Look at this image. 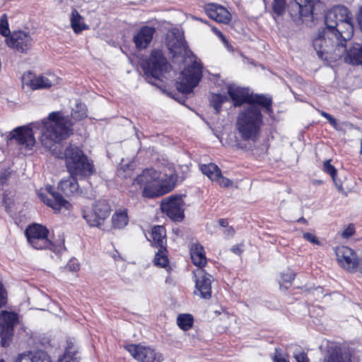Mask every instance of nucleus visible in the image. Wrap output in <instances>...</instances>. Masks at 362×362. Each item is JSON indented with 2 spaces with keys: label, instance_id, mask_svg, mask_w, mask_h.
<instances>
[{
  "label": "nucleus",
  "instance_id": "a211bd4d",
  "mask_svg": "<svg viewBox=\"0 0 362 362\" xmlns=\"http://www.w3.org/2000/svg\"><path fill=\"white\" fill-rule=\"evenodd\" d=\"M196 291L199 293L201 298L209 299L211 297V281L213 276L206 273L203 269H197L194 272Z\"/></svg>",
  "mask_w": 362,
  "mask_h": 362
},
{
  "label": "nucleus",
  "instance_id": "6e6d98bb",
  "mask_svg": "<svg viewBox=\"0 0 362 362\" xmlns=\"http://www.w3.org/2000/svg\"><path fill=\"white\" fill-rule=\"evenodd\" d=\"M297 221H298V223H304V224L307 223V220H306V219H305L303 217H301V218H298V219L297 220Z\"/></svg>",
  "mask_w": 362,
  "mask_h": 362
},
{
  "label": "nucleus",
  "instance_id": "dca6fc26",
  "mask_svg": "<svg viewBox=\"0 0 362 362\" xmlns=\"http://www.w3.org/2000/svg\"><path fill=\"white\" fill-rule=\"evenodd\" d=\"M47 192H39L38 197L45 204L51 207L53 210L59 211L62 208L68 209L70 203L66 201L54 188L48 185L46 187Z\"/></svg>",
  "mask_w": 362,
  "mask_h": 362
},
{
  "label": "nucleus",
  "instance_id": "bb28decb",
  "mask_svg": "<svg viewBox=\"0 0 362 362\" xmlns=\"http://www.w3.org/2000/svg\"><path fill=\"white\" fill-rule=\"evenodd\" d=\"M70 23L71 28L76 34L88 29V25L85 23L84 18L75 8L71 11Z\"/></svg>",
  "mask_w": 362,
  "mask_h": 362
},
{
  "label": "nucleus",
  "instance_id": "7c9ffc66",
  "mask_svg": "<svg viewBox=\"0 0 362 362\" xmlns=\"http://www.w3.org/2000/svg\"><path fill=\"white\" fill-rule=\"evenodd\" d=\"M229 101L227 95L219 93H212L209 98V103L214 107L215 112L218 114L221 112L222 105Z\"/></svg>",
  "mask_w": 362,
  "mask_h": 362
},
{
  "label": "nucleus",
  "instance_id": "79ce46f5",
  "mask_svg": "<svg viewBox=\"0 0 362 362\" xmlns=\"http://www.w3.org/2000/svg\"><path fill=\"white\" fill-rule=\"evenodd\" d=\"M303 237L305 240H306L307 241L313 243V245H320V243L319 241V240L317 239V238L313 233H304L303 234Z\"/></svg>",
  "mask_w": 362,
  "mask_h": 362
},
{
  "label": "nucleus",
  "instance_id": "1a4fd4ad",
  "mask_svg": "<svg viewBox=\"0 0 362 362\" xmlns=\"http://www.w3.org/2000/svg\"><path fill=\"white\" fill-rule=\"evenodd\" d=\"M28 243L37 250L50 248L51 242L48 239V230L40 224H33L25 231Z\"/></svg>",
  "mask_w": 362,
  "mask_h": 362
},
{
  "label": "nucleus",
  "instance_id": "13d9d810",
  "mask_svg": "<svg viewBox=\"0 0 362 362\" xmlns=\"http://www.w3.org/2000/svg\"><path fill=\"white\" fill-rule=\"evenodd\" d=\"M361 153L362 154V140H361Z\"/></svg>",
  "mask_w": 362,
  "mask_h": 362
},
{
  "label": "nucleus",
  "instance_id": "864d4df0",
  "mask_svg": "<svg viewBox=\"0 0 362 362\" xmlns=\"http://www.w3.org/2000/svg\"><path fill=\"white\" fill-rule=\"evenodd\" d=\"M327 120L329 121L330 124L332 125L333 127L337 126V121L332 115L329 117V119H327Z\"/></svg>",
  "mask_w": 362,
  "mask_h": 362
},
{
  "label": "nucleus",
  "instance_id": "b1692460",
  "mask_svg": "<svg viewBox=\"0 0 362 362\" xmlns=\"http://www.w3.org/2000/svg\"><path fill=\"white\" fill-rule=\"evenodd\" d=\"M16 362H52L49 355L42 351L18 354Z\"/></svg>",
  "mask_w": 362,
  "mask_h": 362
},
{
  "label": "nucleus",
  "instance_id": "f3484780",
  "mask_svg": "<svg viewBox=\"0 0 362 362\" xmlns=\"http://www.w3.org/2000/svg\"><path fill=\"white\" fill-rule=\"evenodd\" d=\"M322 362H352V355L347 348L329 343L325 351Z\"/></svg>",
  "mask_w": 362,
  "mask_h": 362
},
{
  "label": "nucleus",
  "instance_id": "5701e85b",
  "mask_svg": "<svg viewBox=\"0 0 362 362\" xmlns=\"http://www.w3.org/2000/svg\"><path fill=\"white\" fill-rule=\"evenodd\" d=\"M345 57V61L353 65H362V43H351L347 48L346 42V51L342 57Z\"/></svg>",
  "mask_w": 362,
  "mask_h": 362
},
{
  "label": "nucleus",
  "instance_id": "09e8293b",
  "mask_svg": "<svg viewBox=\"0 0 362 362\" xmlns=\"http://www.w3.org/2000/svg\"><path fill=\"white\" fill-rule=\"evenodd\" d=\"M6 303V292L4 288L3 284L0 281V308Z\"/></svg>",
  "mask_w": 362,
  "mask_h": 362
},
{
  "label": "nucleus",
  "instance_id": "473e14b6",
  "mask_svg": "<svg viewBox=\"0 0 362 362\" xmlns=\"http://www.w3.org/2000/svg\"><path fill=\"white\" fill-rule=\"evenodd\" d=\"M167 250L166 247L163 248H158V252L156 253L153 262L156 266L165 268L168 267L169 260L166 255Z\"/></svg>",
  "mask_w": 362,
  "mask_h": 362
},
{
  "label": "nucleus",
  "instance_id": "c03bdc74",
  "mask_svg": "<svg viewBox=\"0 0 362 362\" xmlns=\"http://www.w3.org/2000/svg\"><path fill=\"white\" fill-rule=\"evenodd\" d=\"M80 265L76 259H71L66 264V268L71 272L79 270Z\"/></svg>",
  "mask_w": 362,
  "mask_h": 362
},
{
  "label": "nucleus",
  "instance_id": "ddd939ff",
  "mask_svg": "<svg viewBox=\"0 0 362 362\" xmlns=\"http://www.w3.org/2000/svg\"><path fill=\"white\" fill-rule=\"evenodd\" d=\"M6 45L15 51L26 54L32 47L33 39L30 34L23 30L13 31L6 38Z\"/></svg>",
  "mask_w": 362,
  "mask_h": 362
},
{
  "label": "nucleus",
  "instance_id": "20e7f679",
  "mask_svg": "<svg viewBox=\"0 0 362 362\" xmlns=\"http://www.w3.org/2000/svg\"><path fill=\"white\" fill-rule=\"evenodd\" d=\"M258 105L245 106L239 112L236 119V129L245 141H257L261 135L264 117Z\"/></svg>",
  "mask_w": 362,
  "mask_h": 362
},
{
  "label": "nucleus",
  "instance_id": "f03ea898",
  "mask_svg": "<svg viewBox=\"0 0 362 362\" xmlns=\"http://www.w3.org/2000/svg\"><path fill=\"white\" fill-rule=\"evenodd\" d=\"M325 27L319 30L313 45L319 58L326 61H337L344 54L346 42L354 35L355 16L347 7L337 5L325 16Z\"/></svg>",
  "mask_w": 362,
  "mask_h": 362
},
{
  "label": "nucleus",
  "instance_id": "6e6552de",
  "mask_svg": "<svg viewBox=\"0 0 362 362\" xmlns=\"http://www.w3.org/2000/svg\"><path fill=\"white\" fill-rule=\"evenodd\" d=\"M111 208L105 199L96 201L92 209L83 211V217L91 227H99L110 216Z\"/></svg>",
  "mask_w": 362,
  "mask_h": 362
},
{
  "label": "nucleus",
  "instance_id": "4d7b16f0",
  "mask_svg": "<svg viewBox=\"0 0 362 362\" xmlns=\"http://www.w3.org/2000/svg\"><path fill=\"white\" fill-rule=\"evenodd\" d=\"M215 32L222 38L223 40H226L225 37L218 30H215Z\"/></svg>",
  "mask_w": 362,
  "mask_h": 362
},
{
  "label": "nucleus",
  "instance_id": "4468645a",
  "mask_svg": "<svg viewBox=\"0 0 362 362\" xmlns=\"http://www.w3.org/2000/svg\"><path fill=\"white\" fill-rule=\"evenodd\" d=\"M337 261L341 267L349 272H355L362 258H358L352 249L339 246L335 250Z\"/></svg>",
  "mask_w": 362,
  "mask_h": 362
},
{
  "label": "nucleus",
  "instance_id": "c756f323",
  "mask_svg": "<svg viewBox=\"0 0 362 362\" xmlns=\"http://www.w3.org/2000/svg\"><path fill=\"white\" fill-rule=\"evenodd\" d=\"M203 174L206 175L212 182H214L218 175H221V170L214 163L204 164L200 166Z\"/></svg>",
  "mask_w": 362,
  "mask_h": 362
},
{
  "label": "nucleus",
  "instance_id": "a18cd8bd",
  "mask_svg": "<svg viewBox=\"0 0 362 362\" xmlns=\"http://www.w3.org/2000/svg\"><path fill=\"white\" fill-rule=\"evenodd\" d=\"M355 233L354 226L352 224L349 225V226L345 228L341 233V236L345 238H349L352 236Z\"/></svg>",
  "mask_w": 362,
  "mask_h": 362
},
{
  "label": "nucleus",
  "instance_id": "37998d69",
  "mask_svg": "<svg viewBox=\"0 0 362 362\" xmlns=\"http://www.w3.org/2000/svg\"><path fill=\"white\" fill-rule=\"evenodd\" d=\"M11 175V172L8 169H4L0 171V185H4L6 183L8 179Z\"/></svg>",
  "mask_w": 362,
  "mask_h": 362
},
{
  "label": "nucleus",
  "instance_id": "4be33fe9",
  "mask_svg": "<svg viewBox=\"0 0 362 362\" xmlns=\"http://www.w3.org/2000/svg\"><path fill=\"white\" fill-rule=\"evenodd\" d=\"M156 30L153 27L142 26L133 37V42L138 49H146L152 41Z\"/></svg>",
  "mask_w": 362,
  "mask_h": 362
},
{
  "label": "nucleus",
  "instance_id": "aec40b11",
  "mask_svg": "<svg viewBox=\"0 0 362 362\" xmlns=\"http://www.w3.org/2000/svg\"><path fill=\"white\" fill-rule=\"evenodd\" d=\"M205 13L211 19L221 23H228L231 16L230 13L222 6L209 4L205 6Z\"/></svg>",
  "mask_w": 362,
  "mask_h": 362
},
{
  "label": "nucleus",
  "instance_id": "ea45409f",
  "mask_svg": "<svg viewBox=\"0 0 362 362\" xmlns=\"http://www.w3.org/2000/svg\"><path fill=\"white\" fill-rule=\"evenodd\" d=\"M293 357L296 362H310L307 354L300 350H296L293 352Z\"/></svg>",
  "mask_w": 362,
  "mask_h": 362
},
{
  "label": "nucleus",
  "instance_id": "de8ad7c7",
  "mask_svg": "<svg viewBox=\"0 0 362 362\" xmlns=\"http://www.w3.org/2000/svg\"><path fill=\"white\" fill-rule=\"evenodd\" d=\"M356 25H358L362 31V5L355 13Z\"/></svg>",
  "mask_w": 362,
  "mask_h": 362
},
{
  "label": "nucleus",
  "instance_id": "c9c22d12",
  "mask_svg": "<svg viewBox=\"0 0 362 362\" xmlns=\"http://www.w3.org/2000/svg\"><path fill=\"white\" fill-rule=\"evenodd\" d=\"M272 9L275 15L274 18L277 21L276 18L283 16L285 13L286 0H274Z\"/></svg>",
  "mask_w": 362,
  "mask_h": 362
},
{
  "label": "nucleus",
  "instance_id": "c85d7f7f",
  "mask_svg": "<svg viewBox=\"0 0 362 362\" xmlns=\"http://www.w3.org/2000/svg\"><path fill=\"white\" fill-rule=\"evenodd\" d=\"M52 84L53 82L51 79L43 76L34 77L30 80L29 83L30 86L33 90L49 88Z\"/></svg>",
  "mask_w": 362,
  "mask_h": 362
},
{
  "label": "nucleus",
  "instance_id": "393cba45",
  "mask_svg": "<svg viewBox=\"0 0 362 362\" xmlns=\"http://www.w3.org/2000/svg\"><path fill=\"white\" fill-rule=\"evenodd\" d=\"M191 258L193 264L197 266L198 269H202L206 264V258L204 247L198 244H194L190 250Z\"/></svg>",
  "mask_w": 362,
  "mask_h": 362
},
{
  "label": "nucleus",
  "instance_id": "a19ab883",
  "mask_svg": "<svg viewBox=\"0 0 362 362\" xmlns=\"http://www.w3.org/2000/svg\"><path fill=\"white\" fill-rule=\"evenodd\" d=\"M217 182L221 187H228L232 185V181L222 175H218L217 179L214 181Z\"/></svg>",
  "mask_w": 362,
  "mask_h": 362
},
{
  "label": "nucleus",
  "instance_id": "6ab92c4d",
  "mask_svg": "<svg viewBox=\"0 0 362 362\" xmlns=\"http://www.w3.org/2000/svg\"><path fill=\"white\" fill-rule=\"evenodd\" d=\"M8 139L16 140L18 145L29 150L35 144L33 131L28 126L18 127L13 129L10 133Z\"/></svg>",
  "mask_w": 362,
  "mask_h": 362
},
{
  "label": "nucleus",
  "instance_id": "72a5a7b5",
  "mask_svg": "<svg viewBox=\"0 0 362 362\" xmlns=\"http://www.w3.org/2000/svg\"><path fill=\"white\" fill-rule=\"evenodd\" d=\"M177 323L182 329L187 331L193 325V317L189 314H180L177 316Z\"/></svg>",
  "mask_w": 362,
  "mask_h": 362
},
{
  "label": "nucleus",
  "instance_id": "7ed1b4c3",
  "mask_svg": "<svg viewBox=\"0 0 362 362\" xmlns=\"http://www.w3.org/2000/svg\"><path fill=\"white\" fill-rule=\"evenodd\" d=\"M177 175L173 169H168V172L160 177V173L149 168L142 171L133 181L132 185L143 188V196L147 198L160 197L168 193L175 186Z\"/></svg>",
  "mask_w": 362,
  "mask_h": 362
},
{
  "label": "nucleus",
  "instance_id": "4c0bfd02",
  "mask_svg": "<svg viewBox=\"0 0 362 362\" xmlns=\"http://www.w3.org/2000/svg\"><path fill=\"white\" fill-rule=\"evenodd\" d=\"M323 170L326 173L330 175L334 182H336L335 177L337 176V170L332 165H331L329 160H327L324 162Z\"/></svg>",
  "mask_w": 362,
  "mask_h": 362
},
{
  "label": "nucleus",
  "instance_id": "f704fd0d",
  "mask_svg": "<svg viewBox=\"0 0 362 362\" xmlns=\"http://www.w3.org/2000/svg\"><path fill=\"white\" fill-rule=\"evenodd\" d=\"M71 115L74 119L81 120L87 117L86 106L83 103H76L75 107L72 110Z\"/></svg>",
  "mask_w": 362,
  "mask_h": 362
},
{
  "label": "nucleus",
  "instance_id": "3c124183",
  "mask_svg": "<svg viewBox=\"0 0 362 362\" xmlns=\"http://www.w3.org/2000/svg\"><path fill=\"white\" fill-rule=\"evenodd\" d=\"M231 251L238 255H240L243 252V250L240 248L238 245H233L231 248Z\"/></svg>",
  "mask_w": 362,
  "mask_h": 362
},
{
  "label": "nucleus",
  "instance_id": "5fc2aeb1",
  "mask_svg": "<svg viewBox=\"0 0 362 362\" xmlns=\"http://www.w3.org/2000/svg\"><path fill=\"white\" fill-rule=\"evenodd\" d=\"M321 115L323 116L325 118H326L327 119H329V117L331 116V115L324 112V111H322L321 112Z\"/></svg>",
  "mask_w": 362,
  "mask_h": 362
},
{
  "label": "nucleus",
  "instance_id": "39448f33",
  "mask_svg": "<svg viewBox=\"0 0 362 362\" xmlns=\"http://www.w3.org/2000/svg\"><path fill=\"white\" fill-rule=\"evenodd\" d=\"M228 94L235 107H240L244 103H247V106L258 105L264 108L265 113L269 115L273 113L272 98L270 96L264 94H249L246 89L233 85L228 86Z\"/></svg>",
  "mask_w": 362,
  "mask_h": 362
},
{
  "label": "nucleus",
  "instance_id": "bf43d9fd",
  "mask_svg": "<svg viewBox=\"0 0 362 362\" xmlns=\"http://www.w3.org/2000/svg\"><path fill=\"white\" fill-rule=\"evenodd\" d=\"M0 362H5V361L3 359H1Z\"/></svg>",
  "mask_w": 362,
  "mask_h": 362
},
{
  "label": "nucleus",
  "instance_id": "9d476101",
  "mask_svg": "<svg viewBox=\"0 0 362 362\" xmlns=\"http://www.w3.org/2000/svg\"><path fill=\"white\" fill-rule=\"evenodd\" d=\"M318 0H294L288 4V13L296 24H300L305 19L313 16L315 4Z\"/></svg>",
  "mask_w": 362,
  "mask_h": 362
},
{
  "label": "nucleus",
  "instance_id": "603ef678",
  "mask_svg": "<svg viewBox=\"0 0 362 362\" xmlns=\"http://www.w3.org/2000/svg\"><path fill=\"white\" fill-rule=\"evenodd\" d=\"M218 223L221 227H224V228L228 227V222L227 219H225V218L219 219Z\"/></svg>",
  "mask_w": 362,
  "mask_h": 362
},
{
  "label": "nucleus",
  "instance_id": "0eeeda50",
  "mask_svg": "<svg viewBox=\"0 0 362 362\" xmlns=\"http://www.w3.org/2000/svg\"><path fill=\"white\" fill-rule=\"evenodd\" d=\"M202 77V66L197 61L186 67L181 73L177 81V90L185 94L192 92Z\"/></svg>",
  "mask_w": 362,
  "mask_h": 362
},
{
  "label": "nucleus",
  "instance_id": "a878e982",
  "mask_svg": "<svg viewBox=\"0 0 362 362\" xmlns=\"http://www.w3.org/2000/svg\"><path fill=\"white\" fill-rule=\"evenodd\" d=\"M151 237L154 247L164 248L166 247L165 230L163 226H156L152 228Z\"/></svg>",
  "mask_w": 362,
  "mask_h": 362
},
{
  "label": "nucleus",
  "instance_id": "8fccbe9b",
  "mask_svg": "<svg viewBox=\"0 0 362 362\" xmlns=\"http://www.w3.org/2000/svg\"><path fill=\"white\" fill-rule=\"evenodd\" d=\"M224 234L228 237H233L235 234V230L233 227H228L224 230Z\"/></svg>",
  "mask_w": 362,
  "mask_h": 362
},
{
  "label": "nucleus",
  "instance_id": "cd10ccee",
  "mask_svg": "<svg viewBox=\"0 0 362 362\" xmlns=\"http://www.w3.org/2000/svg\"><path fill=\"white\" fill-rule=\"evenodd\" d=\"M128 215L126 210L117 211L112 217V225L115 228H122L128 223Z\"/></svg>",
  "mask_w": 362,
  "mask_h": 362
},
{
  "label": "nucleus",
  "instance_id": "9b49d317",
  "mask_svg": "<svg viewBox=\"0 0 362 362\" xmlns=\"http://www.w3.org/2000/svg\"><path fill=\"white\" fill-rule=\"evenodd\" d=\"M18 322V315L13 312L6 310L0 313V337L1 344L4 347L9 346L13 336V328Z\"/></svg>",
  "mask_w": 362,
  "mask_h": 362
},
{
  "label": "nucleus",
  "instance_id": "e433bc0d",
  "mask_svg": "<svg viewBox=\"0 0 362 362\" xmlns=\"http://www.w3.org/2000/svg\"><path fill=\"white\" fill-rule=\"evenodd\" d=\"M0 34L6 38L9 37L11 34L8 27V23L7 20L6 14H3L0 18Z\"/></svg>",
  "mask_w": 362,
  "mask_h": 362
},
{
  "label": "nucleus",
  "instance_id": "423d86ee",
  "mask_svg": "<svg viewBox=\"0 0 362 362\" xmlns=\"http://www.w3.org/2000/svg\"><path fill=\"white\" fill-rule=\"evenodd\" d=\"M170 65L160 50H153L149 57L142 62L146 80L155 84L152 80H160L161 76L168 71Z\"/></svg>",
  "mask_w": 362,
  "mask_h": 362
},
{
  "label": "nucleus",
  "instance_id": "f8f14e48",
  "mask_svg": "<svg viewBox=\"0 0 362 362\" xmlns=\"http://www.w3.org/2000/svg\"><path fill=\"white\" fill-rule=\"evenodd\" d=\"M182 197V195L170 196L161 202L162 212L174 221L180 222L184 219L185 202Z\"/></svg>",
  "mask_w": 362,
  "mask_h": 362
},
{
  "label": "nucleus",
  "instance_id": "58836bf2",
  "mask_svg": "<svg viewBox=\"0 0 362 362\" xmlns=\"http://www.w3.org/2000/svg\"><path fill=\"white\" fill-rule=\"evenodd\" d=\"M273 362H289L288 356L282 352L280 349L276 348L272 357Z\"/></svg>",
  "mask_w": 362,
  "mask_h": 362
},
{
  "label": "nucleus",
  "instance_id": "f257e3e1",
  "mask_svg": "<svg viewBox=\"0 0 362 362\" xmlns=\"http://www.w3.org/2000/svg\"><path fill=\"white\" fill-rule=\"evenodd\" d=\"M48 119L45 122V129L42 134L41 144L55 157L65 160L70 175L61 180L58 188L65 196H72L79 189L77 178L93 175L94 166L78 147L70 145L64 150L62 148L61 141L72 132V123L69 117H64L61 112H52Z\"/></svg>",
  "mask_w": 362,
  "mask_h": 362
},
{
  "label": "nucleus",
  "instance_id": "412c9836",
  "mask_svg": "<svg viewBox=\"0 0 362 362\" xmlns=\"http://www.w3.org/2000/svg\"><path fill=\"white\" fill-rule=\"evenodd\" d=\"M167 46L173 55L181 54L185 52L187 44L184 37L179 30L173 32L166 38Z\"/></svg>",
  "mask_w": 362,
  "mask_h": 362
},
{
  "label": "nucleus",
  "instance_id": "2f4dec72",
  "mask_svg": "<svg viewBox=\"0 0 362 362\" xmlns=\"http://www.w3.org/2000/svg\"><path fill=\"white\" fill-rule=\"evenodd\" d=\"M77 352L74 344L71 341H67V346L64 355L59 359V362H76L75 356Z\"/></svg>",
  "mask_w": 362,
  "mask_h": 362
},
{
  "label": "nucleus",
  "instance_id": "49530a36",
  "mask_svg": "<svg viewBox=\"0 0 362 362\" xmlns=\"http://www.w3.org/2000/svg\"><path fill=\"white\" fill-rule=\"evenodd\" d=\"M296 276V274L292 271H288L286 273L281 274L282 281L284 282H291Z\"/></svg>",
  "mask_w": 362,
  "mask_h": 362
},
{
  "label": "nucleus",
  "instance_id": "2eb2a0df",
  "mask_svg": "<svg viewBox=\"0 0 362 362\" xmlns=\"http://www.w3.org/2000/svg\"><path fill=\"white\" fill-rule=\"evenodd\" d=\"M127 350L138 362H161L163 361L161 354L150 347L130 344L127 346Z\"/></svg>",
  "mask_w": 362,
  "mask_h": 362
}]
</instances>
